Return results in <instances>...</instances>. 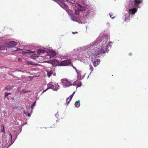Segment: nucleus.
<instances>
[{
    "mask_svg": "<svg viewBox=\"0 0 148 148\" xmlns=\"http://www.w3.org/2000/svg\"><path fill=\"white\" fill-rule=\"evenodd\" d=\"M112 42H110V43Z\"/></svg>",
    "mask_w": 148,
    "mask_h": 148,
    "instance_id": "41",
    "label": "nucleus"
},
{
    "mask_svg": "<svg viewBox=\"0 0 148 148\" xmlns=\"http://www.w3.org/2000/svg\"><path fill=\"white\" fill-rule=\"evenodd\" d=\"M82 3L86 6L88 5V0H81Z\"/></svg>",
    "mask_w": 148,
    "mask_h": 148,
    "instance_id": "17",
    "label": "nucleus"
},
{
    "mask_svg": "<svg viewBox=\"0 0 148 148\" xmlns=\"http://www.w3.org/2000/svg\"><path fill=\"white\" fill-rule=\"evenodd\" d=\"M75 91L74 92H73V94H73V95H74V93H75Z\"/></svg>",
    "mask_w": 148,
    "mask_h": 148,
    "instance_id": "35",
    "label": "nucleus"
},
{
    "mask_svg": "<svg viewBox=\"0 0 148 148\" xmlns=\"http://www.w3.org/2000/svg\"><path fill=\"white\" fill-rule=\"evenodd\" d=\"M82 85V83L81 82H79L78 83L77 85V88L78 87H80Z\"/></svg>",
    "mask_w": 148,
    "mask_h": 148,
    "instance_id": "23",
    "label": "nucleus"
},
{
    "mask_svg": "<svg viewBox=\"0 0 148 148\" xmlns=\"http://www.w3.org/2000/svg\"><path fill=\"white\" fill-rule=\"evenodd\" d=\"M69 64H71L73 67H74L73 64L71 63V60L69 59H67L61 61L59 64V65L61 66H68Z\"/></svg>",
    "mask_w": 148,
    "mask_h": 148,
    "instance_id": "5",
    "label": "nucleus"
},
{
    "mask_svg": "<svg viewBox=\"0 0 148 148\" xmlns=\"http://www.w3.org/2000/svg\"><path fill=\"white\" fill-rule=\"evenodd\" d=\"M68 80V79L66 80V82H67Z\"/></svg>",
    "mask_w": 148,
    "mask_h": 148,
    "instance_id": "37",
    "label": "nucleus"
},
{
    "mask_svg": "<svg viewBox=\"0 0 148 148\" xmlns=\"http://www.w3.org/2000/svg\"><path fill=\"white\" fill-rule=\"evenodd\" d=\"M137 9L136 8L130 9L129 10V13L130 14H134L137 11Z\"/></svg>",
    "mask_w": 148,
    "mask_h": 148,
    "instance_id": "9",
    "label": "nucleus"
},
{
    "mask_svg": "<svg viewBox=\"0 0 148 148\" xmlns=\"http://www.w3.org/2000/svg\"><path fill=\"white\" fill-rule=\"evenodd\" d=\"M73 94H72L69 97H68L66 99V103L67 105H68L70 101H71L72 98L73 96Z\"/></svg>",
    "mask_w": 148,
    "mask_h": 148,
    "instance_id": "16",
    "label": "nucleus"
},
{
    "mask_svg": "<svg viewBox=\"0 0 148 148\" xmlns=\"http://www.w3.org/2000/svg\"><path fill=\"white\" fill-rule=\"evenodd\" d=\"M27 64L29 65H34L33 62L31 61H29L27 62Z\"/></svg>",
    "mask_w": 148,
    "mask_h": 148,
    "instance_id": "24",
    "label": "nucleus"
},
{
    "mask_svg": "<svg viewBox=\"0 0 148 148\" xmlns=\"http://www.w3.org/2000/svg\"><path fill=\"white\" fill-rule=\"evenodd\" d=\"M73 68L76 70V72L77 73V77L78 79L79 80L81 79H82V78L80 72H78V71L77 70V69H76L75 67H73Z\"/></svg>",
    "mask_w": 148,
    "mask_h": 148,
    "instance_id": "13",
    "label": "nucleus"
},
{
    "mask_svg": "<svg viewBox=\"0 0 148 148\" xmlns=\"http://www.w3.org/2000/svg\"><path fill=\"white\" fill-rule=\"evenodd\" d=\"M24 113L25 114V112H24Z\"/></svg>",
    "mask_w": 148,
    "mask_h": 148,
    "instance_id": "39",
    "label": "nucleus"
},
{
    "mask_svg": "<svg viewBox=\"0 0 148 148\" xmlns=\"http://www.w3.org/2000/svg\"><path fill=\"white\" fill-rule=\"evenodd\" d=\"M47 88L45 90H44L43 91L42 93H44L49 89H53V88L54 87L51 84H47Z\"/></svg>",
    "mask_w": 148,
    "mask_h": 148,
    "instance_id": "12",
    "label": "nucleus"
},
{
    "mask_svg": "<svg viewBox=\"0 0 148 148\" xmlns=\"http://www.w3.org/2000/svg\"><path fill=\"white\" fill-rule=\"evenodd\" d=\"M73 94H72L69 97H68L66 99V103L67 105H68L70 101H71L72 98L73 96Z\"/></svg>",
    "mask_w": 148,
    "mask_h": 148,
    "instance_id": "15",
    "label": "nucleus"
},
{
    "mask_svg": "<svg viewBox=\"0 0 148 148\" xmlns=\"http://www.w3.org/2000/svg\"><path fill=\"white\" fill-rule=\"evenodd\" d=\"M71 14H71L69 15L71 16V19L73 21H77V19L79 15V12L78 11L75 10L74 13H72V14Z\"/></svg>",
    "mask_w": 148,
    "mask_h": 148,
    "instance_id": "6",
    "label": "nucleus"
},
{
    "mask_svg": "<svg viewBox=\"0 0 148 148\" xmlns=\"http://www.w3.org/2000/svg\"><path fill=\"white\" fill-rule=\"evenodd\" d=\"M108 39L106 38L103 42L101 41L99 43V46H100V47L98 48L99 54L106 52L107 49V47L108 45Z\"/></svg>",
    "mask_w": 148,
    "mask_h": 148,
    "instance_id": "2",
    "label": "nucleus"
},
{
    "mask_svg": "<svg viewBox=\"0 0 148 148\" xmlns=\"http://www.w3.org/2000/svg\"><path fill=\"white\" fill-rule=\"evenodd\" d=\"M30 115V114L29 113H28V116H29Z\"/></svg>",
    "mask_w": 148,
    "mask_h": 148,
    "instance_id": "34",
    "label": "nucleus"
},
{
    "mask_svg": "<svg viewBox=\"0 0 148 148\" xmlns=\"http://www.w3.org/2000/svg\"><path fill=\"white\" fill-rule=\"evenodd\" d=\"M110 17H111V18H114L113 17H112V16H111L110 15Z\"/></svg>",
    "mask_w": 148,
    "mask_h": 148,
    "instance_id": "36",
    "label": "nucleus"
},
{
    "mask_svg": "<svg viewBox=\"0 0 148 148\" xmlns=\"http://www.w3.org/2000/svg\"><path fill=\"white\" fill-rule=\"evenodd\" d=\"M14 50H15V51H16V49H14Z\"/></svg>",
    "mask_w": 148,
    "mask_h": 148,
    "instance_id": "40",
    "label": "nucleus"
},
{
    "mask_svg": "<svg viewBox=\"0 0 148 148\" xmlns=\"http://www.w3.org/2000/svg\"><path fill=\"white\" fill-rule=\"evenodd\" d=\"M45 51L43 50L39 49L37 51V53L39 54H42L45 53Z\"/></svg>",
    "mask_w": 148,
    "mask_h": 148,
    "instance_id": "21",
    "label": "nucleus"
},
{
    "mask_svg": "<svg viewBox=\"0 0 148 148\" xmlns=\"http://www.w3.org/2000/svg\"><path fill=\"white\" fill-rule=\"evenodd\" d=\"M57 2L62 8L64 9L66 11L68 14L71 15V11L69 9L68 6L64 3L58 0H55Z\"/></svg>",
    "mask_w": 148,
    "mask_h": 148,
    "instance_id": "4",
    "label": "nucleus"
},
{
    "mask_svg": "<svg viewBox=\"0 0 148 148\" xmlns=\"http://www.w3.org/2000/svg\"><path fill=\"white\" fill-rule=\"evenodd\" d=\"M5 96L6 97L9 95H11V93H8L5 92Z\"/></svg>",
    "mask_w": 148,
    "mask_h": 148,
    "instance_id": "27",
    "label": "nucleus"
},
{
    "mask_svg": "<svg viewBox=\"0 0 148 148\" xmlns=\"http://www.w3.org/2000/svg\"><path fill=\"white\" fill-rule=\"evenodd\" d=\"M80 101L79 100H78L75 103V106L76 107L78 108L80 105Z\"/></svg>",
    "mask_w": 148,
    "mask_h": 148,
    "instance_id": "22",
    "label": "nucleus"
},
{
    "mask_svg": "<svg viewBox=\"0 0 148 148\" xmlns=\"http://www.w3.org/2000/svg\"><path fill=\"white\" fill-rule=\"evenodd\" d=\"M16 44L17 43L16 42L14 41H10L8 44H7L6 47H7L8 48L13 47L16 45Z\"/></svg>",
    "mask_w": 148,
    "mask_h": 148,
    "instance_id": "8",
    "label": "nucleus"
},
{
    "mask_svg": "<svg viewBox=\"0 0 148 148\" xmlns=\"http://www.w3.org/2000/svg\"><path fill=\"white\" fill-rule=\"evenodd\" d=\"M72 85V84L71 83H68L65 84V86H66L69 87Z\"/></svg>",
    "mask_w": 148,
    "mask_h": 148,
    "instance_id": "29",
    "label": "nucleus"
},
{
    "mask_svg": "<svg viewBox=\"0 0 148 148\" xmlns=\"http://www.w3.org/2000/svg\"><path fill=\"white\" fill-rule=\"evenodd\" d=\"M76 82H77V81L75 82L74 83H73V85H74V86H75V84H75Z\"/></svg>",
    "mask_w": 148,
    "mask_h": 148,
    "instance_id": "32",
    "label": "nucleus"
},
{
    "mask_svg": "<svg viewBox=\"0 0 148 148\" xmlns=\"http://www.w3.org/2000/svg\"><path fill=\"white\" fill-rule=\"evenodd\" d=\"M108 39L106 38L103 42L101 41L99 43V46H100V47L98 48L99 54L106 52L107 49V47L108 45Z\"/></svg>",
    "mask_w": 148,
    "mask_h": 148,
    "instance_id": "3",
    "label": "nucleus"
},
{
    "mask_svg": "<svg viewBox=\"0 0 148 148\" xmlns=\"http://www.w3.org/2000/svg\"><path fill=\"white\" fill-rule=\"evenodd\" d=\"M7 46V44L6 43L4 44L3 45H0V50H3L5 49V47H6Z\"/></svg>",
    "mask_w": 148,
    "mask_h": 148,
    "instance_id": "19",
    "label": "nucleus"
},
{
    "mask_svg": "<svg viewBox=\"0 0 148 148\" xmlns=\"http://www.w3.org/2000/svg\"><path fill=\"white\" fill-rule=\"evenodd\" d=\"M2 126L3 127V128L2 129L1 131H2V132H3L4 133H5V131L4 129H5L4 126V125H2Z\"/></svg>",
    "mask_w": 148,
    "mask_h": 148,
    "instance_id": "28",
    "label": "nucleus"
},
{
    "mask_svg": "<svg viewBox=\"0 0 148 148\" xmlns=\"http://www.w3.org/2000/svg\"><path fill=\"white\" fill-rule=\"evenodd\" d=\"M96 44L92 43L87 50V55L89 58L92 56H95L99 55L98 47L96 46Z\"/></svg>",
    "mask_w": 148,
    "mask_h": 148,
    "instance_id": "1",
    "label": "nucleus"
},
{
    "mask_svg": "<svg viewBox=\"0 0 148 148\" xmlns=\"http://www.w3.org/2000/svg\"><path fill=\"white\" fill-rule=\"evenodd\" d=\"M75 6L77 8L78 11H82L83 10H86V8L84 6H82L81 5L79 4L78 3H76L75 4Z\"/></svg>",
    "mask_w": 148,
    "mask_h": 148,
    "instance_id": "7",
    "label": "nucleus"
},
{
    "mask_svg": "<svg viewBox=\"0 0 148 148\" xmlns=\"http://www.w3.org/2000/svg\"><path fill=\"white\" fill-rule=\"evenodd\" d=\"M72 33L73 34H75L76 33H77V32H73Z\"/></svg>",
    "mask_w": 148,
    "mask_h": 148,
    "instance_id": "31",
    "label": "nucleus"
},
{
    "mask_svg": "<svg viewBox=\"0 0 148 148\" xmlns=\"http://www.w3.org/2000/svg\"><path fill=\"white\" fill-rule=\"evenodd\" d=\"M34 51L30 50H26L23 51L22 54L23 55H26L27 54H31L34 53Z\"/></svg>",
    "mask_w": 148,
    "mask_h": 148,
    "instance_id": "10",
    "label": "nucleus"
},
{
    "mask_svg": "<svg viewBox=\"0 0 148 148\" xmlns=\"http://www.w3.org/2000/svg\"><path fill=\"white\" fill-rule=\"evenodd\" d=\"M91 61L92 62L93 61V60H92V58H91Z\"/></svg>",
    "mask_w": 148,
    "mask_h": 148,
    "instance_id": "38",
    "label": "nucleus"
},
{
    "mask_svg": "<svg viewBox=\"0 0 148 148\" xmlns=\"http://www.w3.org/2000/svg\"><path fill=\"white\" fill-rule=\"evenodd\" d=\"M35 103H36V102H34V103H33V105H32L31 107L32 109H33V108L34 106H35Z\"/></svg>",
    "mask_w": 148,
    "mask_h": 148,
    "instance_id": "30",
    "label": "nucleus"
},
{
    "mask_svg": "<svg viewBox=\"0 0 148 148\" xmlns=\"http://www.w3.org/2000/svg\"><path fill=\"white\" fill-rule=\"evenodd\" d=\"M134 5L136 6H138L139 5L143 3L142 0H134Z\"/></svg>",
    "mask_w": 148,
    "mask_h": 148,
    "instance_id": "11",
    "label": "nucleus"
},
{
    "mask_svg": "<svg viewBox=\"0 0 148 148\" xmlns=\"http://www.w3.org/2000/svg\"><path fill=\"white\" fill-rule=\"evenodd\" d=\"M112 42H110V43Z\"/></svg>",
    "mask_w": 148,
    "mask_h": 148,
    "instance_id": "42",
    "label": "nucleus"
},
{
    "mask_svg": "<svg viewBox=\"0 0 148 148\" xmlns=\"http://www.w3.org/2000/svg\"><path fill=\"white\" fill-rule=\"evenodd\" d=\"M100 59H98L96 60L93 62V65L95 67L97 66L100 62Z\"/></svg>",
    "mask_w": 148,
    "mask_h": 148,
    "instance_id": "14",
    "label": "nucleus"
},
{
    "mask_svg": "<svg viewBox=\"0 0 148 148\" xmlns=\"http://www.w3.org/2000/svg\"><path fill=\"white\" fill-rule=\"evenodd\" d=\"M90 70L91 72L93 71V68L91 65H90Z\"/></svg>",
    "mask_w": 148,
    "mask_h": 148,
    "instance_id": "26",
    "label": "nucleus"
},
{
    "mask_svg": "<svg viewBox=\"0 0 148 148\" xmlns=\"http://www.w3.org/2000/svg\"><path fill=\"white\" fill-rule=\"evenodd\" d=\"M129 55H130V56H131V55H132V53H129Z\"/></svg>",
    "mask_w": 148,
    "mask_h": 148,
    "instance_id": "33",
    "label": "nucleus"
},
{
    "mask_svg": "<svg viewBox=\"0 0 148 148\" xmlns=\"http://www.w3.org/2000/svg\"><path fill=\"white\" fill-rule=\"evenodd\" d=\"M9 140H11L12 139V136L11 133H10L9 134Z\"/></svg>",
    "mask_w": 148,
    "mask_h": 148,
    "instance_id": "25",
    "label": "nucleus"
},
{
    "mask_svg": "<svg viewBox=\"0 0 148 148\" xmlns=\"http://www.w3.org/2000/svg\"><path fill=\"white\" fill-rule=\"evenodd\" d=\"M47 75L49 77L53 73V71L52 70L47 71Z\"/></svg>",
    "mask_w": 148,
    "mask_h": 148,
    "instance_id": "20",
    "label": "nucleus"
},
{
    "mask_svg": "<svg viewBox=\"0 0 148 148\" xmlns=\"http://www.w3.org/2000/svg\"><path fill=\"white\" fill-rule=\"evenodd\" d=\"M50 57H53L56 56V54L55 51H51L49 52Z\"/></svg>",
    "mask_w": 148,
    "mask_h": 148,
    "instance_id": "18",
    "label": "nucleus"
}]
</instances>
